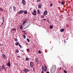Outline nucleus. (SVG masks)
I'll list each match as a JSON object with an SVG mask.
<instances>
[{"instance_id": "obj_54", "label": "nucleus", "mask_w": 73, "mask_h": 73, "mask_svg": "<svg viewBox=\"0 0 73 73\" xmlns=\"http://www.w3.org/2000/svg\"><path fill=\"white\" fill-rule=\"evenodd\" d=\"M71 68H73V67H71Z\"/></svg>"}, {"instance_id": "obj_12", "label": "nucleus", "mask_w": 73, "mask_h": 73, "mask_svg": "<svg viewBox=\"0 0 73 73\" xmlns=\"http://www.w3.org/2000/svg\"><path fill=\"white\" fill-rule=\"evenodd\" d=\"M28 12L27 11L25 10V11H24V14H25V15H26L27 14Z\"/></svg>"}, {"instance_id": "obj_14", "label": "nucleus", "mask_w": 73, "mask_h": 73, "mask_svg": "<svg viewBox=\"0 0 73 73\" xmlns=\"http://www.w3.org/2000/svg\"><path fill=\"white\" fill-rule=\"evenodd\" d=\"M13 10L14 11H16V7H15V6H13Z\"/></svg>"}, {"instance_id": "obj_8", "label": "nucleus", "mask_w": 73, "mask_h": 73, "mask_svg": "<svg viewBox=\"0 0 73 73\" xmlns=\"http://www.w3.org/2000/svg\"><path fill=\"white\" fill-rule=\"evenodd\" d=\"M7 66L9 67H10L11 66V62H9L7 64Z\"/></svg>"}, {"instance_id": "obj_51", "label": "nucleus", "mask_w": 73, "mask_h": 73, "mask_svg": "<svg viewBox=\"0 0 73 73\" xmlns=\"http://www.w3.org/2000/svg\"><path fill=\"white\" fill-rule=\"evenodd\" d=\"M17 29H19V27H17Z\"/></svg>"}, {"instance_id": "obj_20", "label": "nucleus", "mask_w": 73, "mask_h": 73, "mask_svg": "<svg viewBox=\"0 0 73 73\" xmlns=\"http://www.w3.org/2000/svg\"><path fill=\"white\" fill-rule=\"evenodd\" d=\"M60 31L62 32H64V29H62L60 30Z\"/></svg>"}, {"instance_id": "obj_48", "label": "nucleus", "mask_w": 73, "mask_h": 73, "mask_svg": "<svg viewBox=\"0 0 73 73\" xmlns=\"http://www.w3.org/2000/svg\"><path fill=\"white\" fill-rule=\"evenodd\" d=\"M59 69L60 70H61L62 69V68H61V67H60Z\"/></svg>"}, {"instance_id": "obj_43", "label": "nucleus", "mask_w": 73, "mask_h": 73, "mask_svg": "<svg viewBox=\"0 0 73 73\" xmlns=\"http://www.w3.org/2000/svg\"><path fill=\"white\" fill-rule=\"evenodd\" d=\"M64 72L65 73H67V72H66V71H65V70H64Z\"/></svg>"}, {"instance_id": "obj_6", "label": "nucleus", "mask_w": 73, "mask_h": 73, "mask_svg": "<svg viewBox=\"0 0 73 73\" xmlns=\"http://www.w3.org/2000/svg\"><path fill=\"white\" fill-rule=\"evenodd\" d=\"M42 5V3H40V5L38 6V8L39 9H41Z\"/></svg>"}, {"instance_id": "obj_31", "label": "nucleus", "mask_w": 73, "mask_h": 73, "mask_svg": "<svg viewBox=\"0 0 73 73\" xmlns=\"http://www.w3.org/2000/svg\"><path fill=\"white\" fill-rule=\"evenodd\" d=\"M0 11H3V9L1 8H0Z\"/></svg>"}, {"instance_id": "obj_9", "label": "nucleus", "mask_w": 73, "mask_h": 73, "mask_svg": "<svg viewBox=\"0 0 73 73\" xmlns=\"http://www.w3.org/2000/svg\"><path fill=\"white\" fill-rule=\"evenodd\" d=\"M5 69V66L4 65H2L1 67V69L2 70Z\"/></svg>"}, {"instance_id": "obj_5", "label": "nucleus", "mask_w": 73, "mask_h": 73, "mask_svg": "<svg viewBox=\"0 0 73 73\" xmlns=\"http://www.w3.org/2000/svg\"><path fill=\"white\" fill-rule=\"evenodd\" d=\"M54 68H53L51 70V71H52V70H53V72H54V71H55V70H56V66H54Z\"/></svg>"}, {"instance_id": "obj_27", "label": "nucleus", "mask_w": 73, "mask_h": 73, "mask_svg": "<svg viewBox=\"0 0 73 73\" xmlns=\"http://www.w3.org/2000/svg\"><path fill=\"white\" fill-rule=\"evenodd\" d=\"M27 20L25 21L23 23V24H24L25 23H26V21H27Z\"/></svg>"}, {"instance_id": "obj_52", "label": "nucleus", "mask_w": 73, "mask_h": 73, "mask_svg": "<svg viewBox=\"0 0 73 73\" xmlns=\"http://www.w3.org/2000/svg\"><path fill=\"white\" fill-rule=\"evenodd\" d=\"M1 4V2H0V5Z\"/></svg>"}, {"instance_id": "obj_36", "label": "nucleus", "mask_w": 73, "mask_h": 73, "mask_svg": "<svg viewBox=\"0 0 73 73\" xmlns=\"http://www.w3.org/2000/svg\"><path fill=\"white\" fill-rule=\"evenodd\" d=\"M38 52L39 53H40V54H41V51L40 50H39Z\"/></svg>"}, {"instance_id": "obj_7", "label": "nucleus", "mask_w": 73, "mask_h": 73, "mask_svg": "<svg viewBox=\"0 0 73 73\" xmlns=\"http://www.w3.org/2000/svg\"><path fill=\"white\" fill-rule=\"evenodd\" d=\"M44 15H46L48 14V11L46 10L44 11Z\"/></svg>"}, {"instance_id": "obj_30", "label": "nucleus", "mask_w": 73, "mask_h": 73, "mask_svg": "<svg viewBox=\"0 0 73 73\" xmlns=\"http://www.w3.org/2000/svg\"><path fill=\"white\" fill-rule=\"evenodd\" d=\"M44 68L46 69H47V67L45 65H44Z\"/></svg>"}, {"instance_id": "obj_23", "label": "nucleus", "mask_w": 73, "mask_h": 73, "mask_svg": "<svg viewBox=\"0 0 73 73\" xmlns=\"http://www.w3.org/2000/svg\"><path fill=\"white\" fill-rule=\"evenodd\" d=\"M12 29L13 30V31H16L15 28L13 29Z\"/></svg>"}, {"instance_id": "obj_3", "label": "nucleus", "mask_w": 73, "mask_h": 73, "mask_svg": "<svg viewBox=\"0 0 73 73\" xmlns=\"http://www.w3.org/2000/svg\"><path fill=\"white\" fill-rule=\"evenodd\" d=\"M22 2L23 5H25L26 4V2L25 0H22Z\"/></svg>"}, {"instance_id": "obj_39", "label": "nucleus", "mask_w": 73, "mask_h": 73, "mask_svg": "<svg viewBox=\"0 0 73 73\" xmlns=\"http://www.w3.org/2000/svg\"><path fill=\"white\" fill-rule=\"evenodd\" d=\"M40 0H37L36 1L37 2H40Z\"/></svg>"}, {"instance_id": "obj_11", "label": "nucleus", "mask_w": 73, "mask_h": 73, "mask_svg": "<svg viewBox=\"0 0 73 73\" xmlns=\"http://www.w3.org/2000/svg\"><path fill=\"white\" fill-rule=\"evenodd\" d=\"M2 56L4 58H7V56H6L4 54H3L2 55Z\"/></svg>"}, {"instance_id": "obj_55", "label": "nucleus", "mask_w": 73, "mask_h": 73, "mask_svg": "<svg viewBox=\"0 0 73 73\" xmlns=\"http://www.w3.org/2000/svg\"><path fill=\"white\" fill-rule=\"evenodd\" d=\"M27 27H28L29 26H27Z\"/></svg>"}, {"instance_id": "obj_2", "label": "nucleus", "mask_w": 73, "mask_h": 73, "mask_svg": "<svg viewBox=\"0 0 73 73\" xmlns=\"http://www.w3.org/2000/svg\"><path fill=\"white\" fill-rule=\"evenodd\" d=\"M34 65V63L33 62H30V66L31 68H33V66Z\"/></svg>"}, {"instance_id": "obj_4", "label": "nucleus", "mask_w": 73, "mask_h": 73, "mask_svg": "<svg viewBox=\"0 0 73 73\" xmlns=\"http://www.w3.org/2000/svg\"><path fill=\"white\" fill-rule=\"evenodd\" d=\"M24 11L21 10L19 11L18 13L19 14H21V13H24Z\"/></svg>"}, {"instance_id": "obj_25", "label": "nucleus", "mask_w": 73, "mask_h": 73, "mask_svg": "<svg viewBox=\"0 0 73 73\" xmlns=\"http://www.w3.org/2000/svg\"><path fill=\"white\" fill-rule=\"evenodd\" d=\"M37 12L38 13H39V14H40V10H39V9H38L37 10Z\"/></svg>"}, {"instance_id": "obj_47", "label": "nucleus", "mask_w": 73, "mask_h": 73, "mask_svg": "<svg viewBox=\"0 0 73 73\" xmlns=\"http://www.w3.org/2000/svg\"><path fill=\"white\" fill-rule=\"evenodd\" d=\"M46 73H49V72L47 71L46 72Z\"/></svg>"}, {"instance_id": "obj_24", "label": "nucleus", "mask_w": 73, "mask_h": 73, "mask_svg": "<svg viewBox=\"0 0 73 73\" xmlns=\"http://www.w3.org/2000/svg\"><path fill=\"white\" fill-rule=\"evenodd\" d=\"M26 60L27 61H28V60H29V58H26Z\"/></svg>"}, {"instance_id": "obj_29", "label": "nucleus", "mask_w": 73, "mask_h": 73, "mask_svg": "<svg viewBox=\"0 0 73 73\" xmlns=\"http://www.w3.org/2000/svg\"><path fill=\"white\" fill-rule=\"evenodd\" d=\"M25 37H26V36H25V35H24L23 38H25Z\"/></svg>"}, {"instance_id": "obj_38", "label": "nucleus", "mask_w": 73, "mask_h": 73, "mask_svg": "<svg viewBox=\"0 0 73 73\" xmlns=\"http://www.w3.org/2000/svg\"><path fill=\"white\" fill-rule=\"evenodd\" d=\"M33 72H35V68H33Z\"/></svg>"}, {"instance_id": "obj_53", "label": "nucleus", "mask_w": 73, "mask_h": 73, "mask_svg": "<svg viewBox=\"0 0 73 73\" xmlns=\"http://www.w3.org/2000/svg\"><path fill=\"white\" fill-rule=\"evenodd\" d=\"M64 42H65H65H66V41H64Z\"/></svg>"}, {"instance_id": "obj_16", "label": "nucleus", "mask_w": 73, "mask_h": 73, "mask_svg": "<svg viewBox=\"0 0 73 73\" xmlns=\"http://www.w3.org/2000/svg\"><path fill=\"white\" fill-rule=\"evenodd\" d=\"M42 71H43V72H44V70L45 69H44V67L43 66H42Z\"/></svg>"}, {"instance_id": "obj_21", "label": "nucleus", "mask_w": 73, "mask_h": 73, "mask_svg": "<svg viewBox=\"0 0 73 73\" xmlns=\"http://www.w3.org/2000/svg\"><path fill=\"white\" fill-rule=\"evenodd\" d=\"M20 28L21 29H23V25H21V27H20Z\"/></svg>"}, {"instance_id": "obj_19", "label": "nucleus", "mask_w": 73, "mask_h": 73, "mask_svg": "<svg viewBox=\"0 0 73 73\" xmlns=\"http://www.w3.org/2000/svg\"><path fill=\"white\" fill-rule=\"evenodd\" d=\"M19 42L18 43V42H16L15 43L16 45H17V46L19 45Z\"/></svg>"}, {"instance_id": "obj_22", "label": "nucleus", "mask_w": 73, "mask_h": 73, "mask_svg": "<svg viewBox=\"0 0 73 73\" xmlns=\"http://www.w3.org/2000/svg\"><path fill=\"white\" fill-rule=\"evenodd\" d=\"M27 52H29V51L30 50L29 49V48H27Z\"/></svg>"}, {"instance_id": "obj_34", "label": "nucleus", "mask_w": 73, "mask_h": 73, "mask_svg": "<svg viewBox=\"0 0 73 73\" xmlns=\"http://www.w3.org/2000/svg\"><path fill=\"white\" fill-rule=\"evenodd\" d=\"M4 70H5V72H7V68H4Z\"/></svg>"}, {"instance_id": "obj_42", "label": "nucleus", "mask_w": 73, "mask_h": 73, "mask_svg": "<svg viewBox=\"0 0 73 73\" xmlns=\"http://www.w3.org/2000/svg\"><path fill=\"white\" fill-rule=\"evenodd\" d=\"M19 46H20V48H21V45H20V44H19Z\"/></svg>"}, {"instance_id": "obj_15", "label": "nucleus", "mask_w": 73, "mask_h": 73, "mask_svg": "<svg viewBox=\"0 0 73 73\" xmlns=\"http://www.w3.org/2000/svg\"><path fill=\"white\" fill-rule=\"evenodd\" d=\"M44 16H45L44 15H40V17L42 19H43V18L44 17Z\"/></svg>"}, {"instance_id": "obj_45", "label": "nucleus", "mask_w": 73, "mask_h": 73, "mask_svg": "<svg viewBox=\"0 0 73 73\" xmlns=\"http://www.w3.org/2000/svg\"><path fill=\"white\" fill-rule=\"evenodd\" d=\"M22 32H23L24 33H25V31H22Z\"/></svg>"}, {"instance_id": "obj_41", "label": "nucleus", "mask_w": 73, "mask_h": 73, "mask_svg": "<svg viewBox=\"0 0 73 73\" xmlns=\"http://www.w3.org/2000/svg\"><path fill=\"white\" fill-rule=\"evenodd\" d=\"M26 44H27V45H29V44H28V42H26Z\"/></svg>"}, {"instance_id": "obj_10", "label": "nucleus", "mask_w": 73, "mask_h": 73, "mask_svg": "<svg viewBox=\"0 0 73 73\" xmlns=\"http://www.w3.org/2000/svg\"><path fill=\"white\" fill-rule=\"evenodd\" d=\"M2 20L3 22L2 23V25H3V24H4V20H4V17H2Z\"/></svg>"}, {"instance_id": "obj_33", "label": "nucleus", "mask_w": 73, "mask_h": 73, "mask_svg": "<svg viewBox=\"0 0 73 73\" xmlns=\"http://www.w3.org/2000/svg\"><path fill=\"white\" fill-rule=\"evenodd\" d=\"M33 12L34 13H36V10H34L33 11Z\"/></svg>"}, {"instance_id": "obj_50", "label": "nucleus", "mask_w": 73, "mask_h": 73, "mask_svg": "<svg viewBox=\"0 0 73 73\" xmlns=\"http://www.w3.org/2000/svg\"><path fill=\"white\" fill-rule=\"evenodd\" d=\"M44 20H46V19H43Z\"/></svg>"}, {"instance_id": "obj_46", "label": "nucleus", "mask_w": 73, "mask_h": 73, "mask_svg": "<svg viewBox=\"0 0 73 73\" xmlns=\"http://www.w3.org/2000/svg\"><path fill=\"white\" fill-rule=\"evenodd\" d=\"M12 8V7H10V8H9V9H11V8Z\"/></svg>"}, {"instance_id": "obj_17", "label": "nucleus", "mask_w": 73, "mask_h": 73, "mask_svg": "<svg viewBox=\"0 0 73 73\" xmlns=\"http://www.w3.org/2000/svg\"><path fill=\"white\" fill-rule=\"evenodd\" d=\"M38 58H35V61L36 62H38Z\"/></svg>"}, {"instance_id": "obj_32", "label": "nucleus", "mask_w": 73, "mask_h": 73, "mask_svg": "<svg viewBox=\"0 0 73 73\" xmlns=\"http://www.w3.org/2000/svg\"><path fill=\"white\" fill-rule=\"evenodd\" d=\"M50 29H52V28H53V27H52V26H50Z\"/></svg>"}, {"instance_id": "obj_28", "label": "nucleus", "mask_w": 73, "mask_h": 73, "mask_svg": "<svg viewBox=\"0 0 73 73\" xmlns=\"http://www.w3.org/2000/svg\"><path fill=\"white\" fill-rule=\"evenodd\" d=\"M19 52V51L18 50H16V53H18V52Z\"/></svg>"}, {"instance_id": "obj_49", "label": "nucleus", "mask_w": 73, "mask_h": 73, "mask_svg": "<svg viewBox=\"0 0 73 73\" xmlns=\"http://www.w3.org/2000/svg\"><path fill=\"white\" fill-rule=\"evenodd\" d=\"M41 73H44V72H43V71H42V72H41Z\"/></svg>"}, {"instance_id": "obj_26", "label": "nucleus", "mask_w": 73, "mask_h": 73, "mask_svg": "<svg viewBox=\"0 0 73 73\" xmlns=\"http://www.w3.org/2000/svg\"><path fill=\"white\" fill-rule=\"evenodd\" d=\"M32 14L33 15H36V14L35 13H33V12H32Z\"/></svg>"}, {"instance_id": "obj_40", "label": "nucleus", "mask_w": 73, "mask_h": 73, "mask_svg": "<svg viewBox=\"0 0 73 73\" xmlns=\"http://www.w3.org/2000/svg\"><path fill=\"white\" fill-rule=\"evenodd\" d=\"M17 57H18V58H20V55L18 56H17Z\"/></svg>"}, {"instance_id": "obj_13", "label": "nucleus", "mask_w": 73, "mask_h": 73, "mask_svg": "<svg viewBox=\"0 0 73 73\" xmlns=\"http://www.w3.org/2000/svg\"><path fill=\"white\" fill-rule=\"evenodd\" d=\"M61 3L62 5H64V4H65V2H64V1H61Z\"/></svg>"}, {"instance_id": "obj_37", "label": "nucleus", "mask_w": 73, "mask_h": 73, "mask_svg": "<svg viewBox=\"0 0 73 73\" xmlns=\"http://www.w3.org/2000/svg\"><path fill=\"white\" fill-rule=\"evenodd\" d=\"M27 40L28 42H30V41H29V39L27 38Z\"/></svg>"}, {"instance_id": "obj_35", "label": "nucleus", "mask_w": 73, "mask_h": 73, "mask_svg": "<svg viewBox=\"0 0 73 73\" xmlns=\"http://www.w3.org/2000/svg\"><path fill=\"white\" fill-rule=\"evenodd\" d=\"M52 5H53V4H52V3L50 4V7H52Z\"/></svg>"}, {"instance_id": "obj_1", "label": "nucleus", "mask_w": 73, "mask_h": 73, "mask_svg": "<svg viewBox=\"0 0 73 73\" xmlns=\"http://www.w3.org/2000/svg\"><path fill=\"white\" fill-rule=\"evenodd\" d=\"M29 70H30L27 68H25L23 70V71L25 72H30Z\"/></svg>"}, {"instance_id": "obj_44", "label": "nucleus", "mask_w": 73, "mask_h": 73, "mask_svg": "<svg viewBox=\"0 0 73 73\" xmlns=\"http://www.w3.org/2000/svg\"><path fill=\"white\" fill-rule=\"evenodd\" d=\"M44 71H45V72H46V70L44 69Z\"/></svg>"}, {"instance_id": "obj_18", "label": "nucleus", "mask_w": 73, "mask_h": 73, "mask_svg": "<svg viewBox=\"0 0 73 73\" xmlns=\"http://www.w3.org/2000/svg\"><path fill=\"white\" fill-rule=\"evenodd\" d=\"M15 42H17L18 41V39L17 38H16L15 39Z\"/></svg>"}]
</instances>
